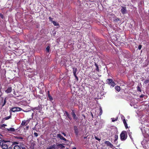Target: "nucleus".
I'll return each instance as SVG.
<instances>
[{
    "label": "nucleus",
    "instance_id": "obj_1",
    "mask_svg": "<svg viewBox=\"0 0 149 149\" xmlns=\"http://www.w3.org/2000/svg\"><path fill=\"white\" fill-rule=\"evenodd\" d=\"M120 138L121 141H125L127 138V133L126 131H123L120 134Z\"/></svg>",
    "mask_w": 149,
    "mask_h": 149
},
{
    "label": "nucleus",
    "instance_id": "obj_2",
    "mask_svg": "<svg viewBox=\"0 0 149 149\" xmlns=\"http://www.w3.org/2000/svg\"><path fill=\"white\" fill-rule=\"evenodd\" d=\"M107 83L110 86L113 87H114L116 85L115 83L113 81L112 79H108L106 81Z\"/></svg>",
    "mask_w": 149,
    "mask_h": 149
},
{
    "label": "nucleus",
    "instance_id": "obj_3",
    "mask_svg": "<svg viewBox=\"0 0 149 149\" xmlns=\"http://www.w3.org/2000/svg\"><path fill=\"white\" fill-rule=\"evenodd\" d=\"M23 110L22 109L19 107H15L12 108L10 110V112H17Z\"/></svg>",
    "mask_w": 149,
    "mask_h": 149
},
{
    "label": "nucleus",
    "instance_id": "obj_4",
    "mask_svg": "<svg viewBox=\"0 0 149 149\" xmlns=\"http://www.w3.org/2000/svg\"><path fill=\"white\" fill-rule=\"evenodd\" d=\"M57 138H59L60 139L64 141L65 143H66L68 141V140L63 136L60 134H57Z\"/></svg>",
    "mask_w": 149,
    "mask_h": 149
},
{
    "label": "nucleus",
    "instance_id": "obj_5",
    "mask_svg": "<svg viewBox=\"0 0 149 149\" xmlns=\"http://www.w3.org/2000/svg\"><path fill=\"white\" fill-rule=\"evenodd\" d=\"M71 115H72L73 119L76 121H78V118L76 116L75 111L74 110H72V111L71 113Z\"/></svg>",
    "mask_w": 149,
    "mask_h": 149
},
{
    "label": "nucleus",
    "instance_id": "obj_6",
    "mask_svg": "<svg viewBox=\"0 0 149 149\" xmlns=\"http://www.w3.org/2000/svg\"><path fill=\"white\" fill-rule=\"evenodd\" d=\"M71 115H72L73 119L76 121H78V118L76 116L75 111L74 110H72V111L71 113Z\"/></svg>",
    "mask_w": 149,
    "mask_h": 149
},
{
    "label": "nucleus",
    "instance_id": "obj_7",
    "mask_svg": "<svg viewBox=\"0 0 149 149\" xmlns=\"http://www.w3.org/2000/svg\"><path fill=\"white\" fill-rule=\"evenodd\" d=\"M77 70L76 68H73V74L75 77V79L76 80L78 81V78L77 77V76L76 73L77 71Z\"/></svg>",
    "mask_w": 149,
    "mask_h": 149
},
{
    "label": "nucleus",
    "instance_id": "obj_8",
    "mask_svg": "<svg viewBox=\"0 0 149 149\" xmlns=\"http://www.w3.org/2000/svg\"><path fill=\"white\" fill-rule=\"evenodd\" d=\"M122 8L121 9V12L123 14H124L127 13V10L126 7L121 6Z\"/></svg>",
    "mask_w": 149,
    "mask_h": 149
},
{
    "label": "nucleus",
    "instance_id": "obj_9",
    "mask_svg": "<svg viewBox=\"0 0 149 149\" xmlns=\"http://www.w3.org/2000/svg\"><path fill=\"white\" fill-rule=\"evenodd\" d=\"M74 130L76 135L77 136L78 135L79 131L77 127L75 125L74 126Z\"/></svg>",
    "mask_w": 149,
    "mask_h": 149
},
{
    "label": "nucleus",
    "instance_id": "obj_10",
    "mask_svg": "<svg viewBox=\"0 0 149 149\" xmlns=\"http://www.w3.org/2000/svg\"><path fill=\"white\" fill-rule=\"evenodd\" d=\"M104 143L107 146H109L111 148H112L113 147V145L109 141H106Z\"/></svg>",
    "mask_w": 149,
    "mask_h": 149
},
{
    "label": "nucleus",
    "instance_id": "obj_11",
    "mask_svg": "<svg viewBox=\"0 0 149 149\" xmlns=\"http://www.w3.org/2000/svg\"><path fill=\"white\" fill-rule=\"evenodd\" d=\"M56 145L57 146V149L58 148L62 149L64 148H65V146H64L63 144H59L58 143H56Z\"/></svg>",
    "mask_w": 149,
    "mask_h": 149
},
{
    "label": "nucleus",
    "instance_id": "obj_12",
    "mask_svg": "<svg viewBox=\"0 0 149 149\" xmlns=\"http://www.w3.org/2000/svg\"><path fill=\"white\" fill-rule=\"evenodd\" d=\"M8 144H4V143H2L1 147L3 149H8Z\"/></svg>",
    "mask_w": 149,
    "mask_h": 149
},
{
    "label": "nucleus",
    "instance_id": "obj_13",
    "mask_svg": "<svg viewBox=\"0 0 149 149\" xmlns=\"http://www.w3.org/2000/svg\"><path fill=\"white\" fill-rule=\"evenodd\" d=\"M46 149H57V146L56 144H54L53 145L49 146Z\"/></svg>",
    "mask_w": 149,
    "mask_h": 149
},
{
    "label": "nucleus",
    "instance_id": "obj_14",
    "mask_svg": "<svg viewBox=\"0 0 149 149\" xmlns=\"http://www.w3.org/2000/svg\"><path fill=\"white\" fill-rule=\"evenodd\" d=\"M12 88L11 87H8L5 91V92L6 93H9L11 92L12 91Z\"/></svg>",
    "mask_w": 149,
    "mask_h": 149
},
{
    "label": "nucleus",
    "instance_id": "obj_15",
    "mask_svg": "<svg viewBox=\"0 0 149 149\" xmlns=\"http://www.w3.org/2000/svg\"><path fill=\"white\" fill-rule=\"evenodd\" d=\"M42 107L41 105H39L38 107H35L33 108V110H40L42 109Z\"/></svg>",
    "mask_w": 149,
    "mask_h": 149
},
{
    "label": "nucleus",
    "instance_id": "obj_16",
    "mask_svg": "<svg viewBox=\"0 0 149 149\" xmlns=\"http://www.w3.org/2000/svg\"><path fill=\"white\" fill-rule=\"evenodd\" d=\"M64 114H65L67 116L68 118H69L70 120H71L72 119V118L70 117V115L69 114L68 112L67 111H65V113H64Z\"/></svg>",
    "mask_w": 149,
    "mask_h": 149
},
{
    "label": "nucleus",
    "instance_id": "obj_17",
    "mask_svg": "<svg viewBox=\"0 0 149 149\" xmlns=\"http://www.w3.org/2000/svg\"><path fill=\"white\" fill-rule=\"evenodd\" d=\"M123 122L125 128L126 129L128 128V127L127 126V124L126 123V120L125 118H124L123 119Z\"/></svg>",
    "mask_w": 149,
    "mask_h": 149
},
{
    "label": "nucleus",
    "instance_id": "obj_18",
    "mask_svg": "<svg viewBox=\"0 0 149 149\" xmlns=\"http://www.w3.org/2000/svg\"><path fill=\"white\" fill-rule=\"evenodd\" d=\"M6 130L8 132H15V129L13 128L10 127L9 128H7L6 129Z\"/></svg>",
    "mask_w": 149,
    "mask_h": 149
},
{
    "label": "nucleus",
    "instance_id": "obj_19",
    "mask_svg": "<svg viewBox=\"0 0 149 149\" xmlns=\"http://www.w3.org/2000/svg\"><path fill=\"white\" fill-rule=\"evenodd\" d=\"M95 70H96L99 72V67H98V66L97 65V63H95Z\"/></svg>",
    "mask_w": 149,
    "mask_h": 149
},
{
    "label": "nucleus",
    "instance_id": "obj_20",
    "mask_svg": "<svg viewBox=\"0 0 149 149\" xmlns=\"http://www.w3.org/2000/svg\"><path fill=\"white\" fill-rule=\"evenodd\" d=\"M6 97L4 99L3 102H2V107H3L6 104Z\"/></svg>",
    "mask_w": 149,
    "mask_h": 149
},
{
    "label": "nucleus",
    "instance_id": "obj_21",
    "mask_svg": "<svg viewBox=\"0 0 149 149\" xmlns=\"http://www.w3.org/2000/svg\"><path fill=\"white\" fill-rule=\"evenodd\" d=\"M21 147L20 146L17 145H15L13 147V149H21Z\"/></svg>",
    "mask_w": 149,
    "mask_h": 149
},
{
    "label": "nucleus",
    "instance_id": "obj_22",
    "mask_svg": "<svg viewBox=\"0 0 149 149\" xmlns=\"http://www.w3.org/2000/svg\"><path fill=\"white\" fill-rule=\"evenodd\" d=\"M115 89L118 92H119L120 90V88L119 86H116L115 87Z\"/></svg>",
    "mask_w": 149,
    "mask_h": 149
},
{
    "label": "nucleus",
    "instance_id": "obj_23",
    "mask_svg": "<svg viewBox=\"0 0 149 149\" xmlns=\"http://www.w3.org/2000/svg\"><path fill=\"white\" fill-rule=\"evenodd\" d=\"M120 20V18L116 17H115L113 20V21L115 22H118Z\"/></svg>",
    "mask_w": 149,
    "mask_h": 149
},
{
    "label": "nucleus",
    "instance_id": "obj_24",
    "mask_svg": "<svg viewBox=\"0 0 149 149\" xmlns=\"http://www.w3.org/2000/svg\"><path fill=\"white\" fill-rule=\"evenodd\" d=\"M99 110L100 112L99 113V115L100 116L102 114V110L101 107L100 108Z\"/></svg>",
    "mask_w": 149,
    "mask_h": 149
},
{
    "label": "nucleus",
    "instance_id": "obj_25",
    "mask_svg": "<svg viewBox=\"0 0 149 149\" xmlns=\"http://www.w3.org/2000/svg\"><path fill=\"white\" fill-rule=\"evenodd\" d=\"M48 97L49 98V100L50 101H52L53 100V98L50 95H48Z\"/></svg>",
    "mask_w": 149,
    "mask_h": 149
},
{
    "label": "nucleus",
    "instance_id": "obj_26",
    "mask_svg": "<svg viewBox=\"0 0 149 149\" xmlns=\"http://www.w3.org/2000/svg\"><path fill=\"white\" fill-rule=\"evenodd\" d=\"M11 114L10 116L6 117L4 118V119L6 120H8V119L10 118L11 117Z\"/></svg>",
    "mask_w": 149,
    "mask_h": 149
},
{
    "label": "nucleus",
    "instance_id": "obj_27",
    "mask_svg": "<svg viewBox=\"0 0 149 149\" xmlns=\"http://www.w3.org/2000/svg\"><path fill=\"white\" fill-rule=\"evenodd\" d=\"M50 47L49 46H48L46 48V50L47 52L49 53V52Z\"/></svg>",
    "mask_w": 149,
    "mask_h": 149
},
{
    "label": "nucleus",
    "instance_id": "obj_28",
    "mask_svg": "<svg viewBox=\"0 0 149 149\" xmlns=\"http://www.w3.org/2000/svg\"><path fill=\"white\" fill-rule=\"evenodd\" d=\"M52 23L54 26H58V24L56 22L53 21L52 22Z\"/></svg>",
    "mask_w": 149,
    "mask_h": 149
},
{
    "label": "nucleus",
    "instance_id": "obj_29",
    "mask_svg": "<svg viewBox=\"0 0 149 149\" xmlns=\"http://www.w3.org/2000/svg\"><path fill=\"white\" fill-rule=\"evenodd\" d=\"M26 121L25 120L22 121V123L21 124V125H24L26 124Z\"/></svg>",
    "mask_w": 149,
    "mask_h": 149
},
{
    "label": "nucleus",
    "instance_id": "obj_30",
    "mask_svg": "<svg viewBox=\"0 0 149 149\" xmlns=\"http://www.w3.org/2000/svg\"><path fill=\"white\" fill-rule=\"evenodd\" d=\"M2 143H4V144H6V143L8 142H9L10 141H6L4 140H2Z\"/></svg>",
    "mask_w": 149,
    "mask_h": 149
},
{
    "label": "nucleus",
    "instance_id": "obj_31",
    "mask_svg": "<svg viewBox=\"0 0 149 149\" xmlns=\"http://www.w3.org/2000/svg\"><path fill=\"white\" fill-rule=\"evenodd\" d=\"M111 119L112 120V121L113 122H114L117 120L118 118H112Z\"/></svg>",
    "mask_w": 149,
    "mask_h": 149
},
{
    "label": "nucleus",
    "instance_id": "obj_32",
    "mask_svg": "<svg viewBox=\"0 0 149 149\" xmlns=\"http://www.w3.org/2000/svg\"><path fill=\"white\" fill-rule=\"evenodd\" d=\"M137 89L138 91H139L141 92V90L139 86H138L137 87Z\"/></svg>",
    "mask_w": 149,
    "mask_h": 149
},
{
    "label": "nucleus",
    "instance_id": "obj_33",
    "mask_svg": "<svg viewBox=\"0 0 149 149\" xmlns=\"http://www.w3.org/2000/svg\"><path fill=\"white\" fill-rule=\"evenodd\" d=\"M15 138L16 139H23V138L22 137H19V136H15Z\"/></svg>",
    "mask_w": 149,
    "mask_h": 149
},
{
    "label": "nucleus",
    "instance_id": "obj_34",
    "mask_svg": "<svg viewBox=\"0 0 149 149\" xmlns=\"http://www.w3.org/2000/svg\"><path fill=\"white\" fill-rule=\"evenodd\" d=\"M19 144V143L17 141H15L13 142L12 145H15L16 144Z\"/></svg>",
    "mask_w": 149,
    "mask_h": 149
},
{
    "label": "nucleus",
    "instance_id": "obj_35",
    "mask_svg": "<svg viewBox=\"0 0 149 149\" xmlns=\"http://www.w3.org/2000/svg\"><path fill=\"white\" fill-rule=\"evenodd\" d=\"M95 139L96 140H98V141H100V140H101V139H99V138H98V137H97L96 136H95Z\"/></svg>",
    "mask_w": 149,
    "mask_h": 149
},
{
    "label": "nucleus",
    "instance_id": "obj_36",
    "mask_svg": "<svg viewBox=\"0 0 149 149\" xmlns=\"http://www.w3.org/2000/svg\"><path fill=\"white\" fill-rule=\"evenodd\" d=\"M33 135L35 137H37L38 136V133L36 132H34Z\"/></svg>",
    "mask_w": 149,
    "mask_h": 149
},
{
    "label": "nucleus",
    "instance_id": "obj_37",
    "mask_svg": "<svg viewBox=\"0 0 149 149\" xmlns=\"http://www.w3.org/2000/svg\"><path fill=\"white\" fill-rule=\"evenodd\" d=\"M13 94L15 95V96L16 97H18L19 96V95H17L16 92L15 91L13 92Z\"/></svg>",
    "mask_w": 149,
    "mask_h": 149
},
{
    "label": "nucleus",
    "instance_id": "obj_38",
    "mask_svg": "<svg viewBox=\"0 0 149 149\" xmlns=\"http://www.w3.org/2000/svg\"><path fill=\"white\" fill-rule=\"evenodd\" d=\"M148 82H149V79L146 80L145 81H144V83L145 84H146Z\"/></svg>",
    "mask_w": 149,
    "mask_h": 149
},
{
    "label": "nucleus",
    "instance_id": "obj_39",
    "mask_svg": "<svg viewBox=\"0 0 149 149\" xmlns=\"http://www.w3.org/2000/svg\"><path fill=\"white\" fill-rule=\"evenodd\" d=\"M115 141H114L115 142L117 140V139H118V135H116L115 136Z\"/></svg>",
    "mask_w": 149,
    "mask_h": 149
},
{
    "label": "nucleus",
    "instance_id": "obj_40",
    "mask_svg": "<svg viewBox=\"0 0 149 149\" xmlns=\"http://www.w3.org/2000/svg\"><path fill=\"white\" fill-rule=\"evenodd\" d=\"M142 45H139V46H138V49H139V50H140L141 48H142Z\"/></svg>",
    "mask_w": 149,
    "mask_h": 149
},
{
    "label": "nucleus",
    "instance_id": "obj_41",
    "mask_svg": "<svg viewBox=\"0 0 149 149\" xmlns=\"http://www.w3.org/2000/svg\"><path fill=\"white\" fill-rule=\"evenodd\" d=\"M4 100L3 97H2L1 100V103H2V102H3Z\"/></svg>",
    "mask_w": 149,
    "mask_h": 149
},
{
    "label": "nucleus",
    "instance_id": "obj_42",
    "mask_svg": "<svg viewBox=\"0 0 149 149\" xmlns=\"http://www.w3.org/2000/svg\"><path fill=\"white\" fill-rule=\"evenodd\" d=\"M0 17L2 19H3V15L1 13H0Z\"/></svg>",
    "mask_w": 149,
    "mask_h": 149
},
{
    "label": "nucleus",
    "instance_id": "obj_43",
    "mask_svg": "<svg viewBox=\"0 0 149 149\" xmlns=\"http://www.w3.org/2000/svg\"><path fill=\"white\" fill-rule=\"evenodd\" d=\"M49 19L50 21H52L53 19L52 17H49Z\"/></svg>",
    "mask_w": 149,
    "mask_h": 149
},
{
    "label": "nucleus",
    "instance_id": "obj_44",
    "mask_svg": "<svg viewBox=\"0 0 149 149\" xmlns=\"http://www.w3.org/2000/svg\"><path fill=\"white\" fill-rule=\"evenodd\" d=\"M2 144V140H0V146H1Z\"/></svg>",
    "mask_w": 149,
    "mask_h": 149
},
{
    "label": "nucleus",
    "instance_id": "obj_45",
    "mask_svg": "<svg viewBox=\"0 0 149 149\" xmlns=\"http://www.w3.org/2000/svg\"><path fill=\"white\" fill-rule=\"evenodd\" d=\"M144 96V95L143 94H141L140 96V98H143Z\"/></svg>",
    "mask_w": 149,
    "mask_h": 149
},
{
    "label": "nucleus",
    "instance_id": "obj_46",
    "mask_svg": "<svg viewBox=\"0 0 149 149\" xmlns=\"http://www.w3.org/2000/svg\"><path fill=\"white\" fill-rule=\"evenodd\" d=\"M62 134H63L64 136H66V134L65 133L63 132H62Z\"/></svg>",
    "mask_w": 149,
    "mask_h": 149
},
{
    "label": "nucleus",
    "instance_id": "obj_47",
    "mask_svg": "<svg viewBox=\"0 0 149 149\" xmlns=\"http://www.w3.org/2000/svg\"><path fill=\"white\" fill-rule=\"evenodd\" d=\"M7 126L6 125L4 124H3L1 126L2 127H4L5 126Z\"/></svg>",
    "mask_w": 149,
    "mask_h": 149
},
{
    "label": "nucleus",
    "instance_id": "obj_48",
    "mask_svg": "<svg viewBox=\"0 0 149 149\" xmlns=\"http://www.w3.org/2000/svg\"><path fill=\"white\" fill-rule=\"evenodd\" d=\"M121 118L122 119H123L124 118H125L124 116L123 115H122Z\"/></svg>",
    "mask_w": 149,
    "mask_h": 149
},
{
    "label": "nucleus",
    "instance_id": "obj_49",
    "mask_svg": "<svg viewBox=\"0 0 149 149\" xmlns=\"http://www.w3.org/2000/svg\"><path fill=\"white\" fill-rule=\"evenodd\" d=\"M50 95V94L49 93V91H47V95Z\"/></svg>",
    "mask_w": 149,
    "mask_h": 149
},
{
    "label": "nucleus",
    "instance_id": "obj_50",
    "mask_svg": "<svg viewBox=\"0 0 149 149\" xmlns=\"http://www.w3.org/2000/svg\"><path fill=\"white\" fill-rule=\"evenodd\" d=\"M91 115L92 116V118H93V114L92 113H91Z\"/></svg>",
    "mask_w": 149,
    "mask_h": 149
},
{
    "label": "nucleus",
    "instance_id": "obj_51",
    "mask_svg": "<svg viewBox=\"0 0 149 149\" xmlns=\"http://www.w3.org/2000/svg\"><path fill=\"white\" fill-rule=\"evenodd\" d=\"M26 130H27L29 128V126H26Z\"/></svg>",
    "mask_w": 149,
    "mask_h": 149
},
{
    "label": "nucleus",
    "instance_id": "obj_52",
    "mask_svg": "<svg viewBox=\"0 0 149 149\" xmlns=\"http://www.w3.org/2000/svg\"><path fill=\"white\" fill-rule=\"evenodd\" d=\"M8 149H12V148L11 147H9V148H8Z\"/></svg>",
    "mask_w": 149,
    "mask_h": 149
},
{
    "label": "nucleus",
    "instance_id": "obj_53",
    "mask_svg": "<svg viewBox=\"0 0 149 149\" xmlns=\"http://www.w3.org/2000/svg\"><path fill=\"white\" fill-rule=\"evenodd\" d=\"M72 149H76V148L74 147Z\"/></svg>",
    "mask_w": 149,
    "mask_h": 149
},
{
    "label": "nucleus",
    "instance_id": "obj_54",
    "mask_svg": "<svg viewBox=\"0 0 149 149\" xmlns=\"http://www.w3.org/2000/svg\"><path fill=\"white\" fill-rule=\"evenodd\" d=\"M83 116H84V117H85V116L84 115H83Z\"/></svg>",
    "mask_w": 149,
    "mask_h": 149
},
{
    "label": "nucleus",
    "instance_id": "obj_55",
    "mask_svg": "<svg viewBox=\"0 0 149 149\" xmlns=\"http://www.w3.org/2000/svg\"><path fill=\"white\" fill-rule=\"evenodd\" d=\"M129 136H130V138H131V136H130V135H129Z\"/></svg>",
    "mask_w": 149,
    "mask_h": 149
},
{
    "label": "nucleus",
    "instance_id": "obj_56",
    "mask_svg": "<svg viewBox=\"0 0 149 149\" xmlns=\"http://www.w3.org/2000/svg\"><path fill=\"white\" fill-rule=\"evenodd\" d=\"M0 139H1V136H0Z\"/></svg>",
    "mask_w": 149,
    "mask_h": 149
},
{
    "label": "nucleus",
    "instance_id": "obj_57",
    "mask_svg": "<svg viewBox=\"0 0 149 149\" xmlns=\"http://www.w3.org/2000/svg\"><path fill=\"white\" fill-rule=\"evenodd\" d=\"M148 13H149V10H148Z\"/></svg>",
    "mask_w": 149,
    "mask_h": 149
}]
</instances>
